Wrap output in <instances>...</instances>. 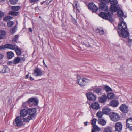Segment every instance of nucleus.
<instances>
[{"instance_id":"obj_1","label":"nucleus","mask_w":132,"mask_h":132,"mask_svg":"<svg viewBox=\"0 0 132 132\" xmlns=\"http://www.w3.org/2000/svg\"><path fill=\"white\" fill-rule=\"evenodd\" d=\"M111 5L110 9V11L107 13L105 12H101L100 13L99 15L104 19H107L109 21L112 22L113 21V19L112 16L113 14L112 11L116 12L118 8L116 6L118 4V2L117 0H109Z\"/></svg>"},{"instance_id":"obj_2","label":"nucleus","mask_w":132,"mask_h":132,"mask_svg":"<svg viewBox=\"0 0 132 132\" xmlns=\"http://www.w3.org/2000/svg\"><path fill=\"white\" fill-rule=\"evenodd\" d=\"M28 115L27 117L23 118V120L25 122H28L35 116V114L36 112V109L35 108L29 109L27 110Z\"/></svg>"},{"instance_id":"obj_3","label":"nucleus","mask_w":132,"mask_h":132,"mask_svg":"<svg viewBox=\"0 0 132 132\" xmlns=\"http://www.w3.org/2000/svg\"><path fill=\"white\" fill-rule=\"evenodd\" d=\"M100 3L99 4V9L102 11H106L108 9V7L106 3L109 2V0H99Z\"/></svg>"},{"instance_id":"obj_4","label":"nucleus","mask_w":132,"mask_h":132,"mask_svg":"<svg viewBox=\"0 0 132 132\" xmlns=\"http://www.w3.org/2000/svg\"><path fill=\"white\" fill-rule=\"evenodd\" d=\"M77 79V82L81 87L85 86L87 83L90 81L89 79L86 78H82L80 77H78Z\"/></svg>"},{"instance_id":"obj_5","label":"nucleus","mask_w":132,"mask_h":132,"mask_svg":"<svg viewBox=\"0 0 132 132\" xmlns=\"http://www.w3.org/2000/svg\"><path fill=\"white\" fill-rule=\"evenodd\" d=\"M77 79V82L81 87L85 86L87 83L90 81L89 79L86 78H82L80 77H78Z\"/></svg>"},{"instance_id":"obj_6","label":"nucleus","mask_w":132,"mask_h":132,"mask_svg":"<svg viewBox=\"0 0 132 132\" xmlns=\"http://www.w3.org/2000/svg\"><path fill=\"white\" fill-rule=\"evenodd\" d=\"M13 123L16 126H20L23 125V121L21 117L19 116L16 118Z\"/></svg>"},{"instance_id":"obj_7","label":"nucleus","mask_w":132,"mask_h":132,"mask_svg":"<svg viewBox=\"0 0 132 132\" xmlns=\"http://www.w3.org/2000/svg\"><path fill=\"white\" fill-rule=\"evenodd\" d=\"M110 117L111 120L114 121L118 120L120 119L119 115L117 113L114 112L111 113Z\"/></svg>"},{"instance_id":"obj_8","label":"nucleus","mask_w":132,"mask_h":132,"mask_svg":"<svg viewBox=\"0 0 132 132\" xmlns=\"http://www.w3.org/2000/svg\"><path fill=\"white\" fill-rule=\"evenodd\" d=\"M118 28L121 31L127 30V26L126 23L123 21L120 22L118 26Z\"/></svg>"},{"instance_id":"obj_9","label":"nucleus","mask_w":132,"mask_h":132,"mask_svg":"<svg viewBox=\"0 0 132 132\" xmlns=\"http://www.w3.org/2000/svg\"><path fill=\"white\" fill-rule=\"evenodd\" d=\"M86 95L88 99L90 101H94L96 98V96L92 93H86Z\"/></svg>"},{"instance_id":"obj_10","label":"nucleus","mask_w":132,"mask_h":132,"mask_svg":"<svg viewBox=\"0 0 132 132\" xmlns=\"http://www.w3.org/2000/svg\"><path fill=\"white\" fill-rule=\"evenodd\" d=\"M119 109L120 111L123 113H127L128 111V107L125 104H122L120 107Z\"/></svg>"},{"instance_id":"obj_11","label":"nucleus","mask_w":132,"mask_h":132,"mask_svg":"<svg viewBox=\"0 0 132 132\" xmlns=\"http://www.w3.org/2000/svg\"><path fill=\"white\" fill-rule=\"evenodd\" d=\"M116 130L119 132H120L122 129V125L120 122H117L115 126Z\"/></svg>"},{"instance_id":"obj_12","label":"nucleus","mask_w":132,"mask_h":132,"mask_svg":"<svg viewBox=\"0 0 132 132\" xmlns=\"http://www.w3.org/2000/svg\"><path fill=\"white\" fill-rule=\"evenodd\" d=\"M126 126L130 130H132V118H129L127 120Z\"/></svg>"},{"instance_id":"obj_13","label":"nucleus","mask_w":132,"mask_h":132,"mask_svg":"<svg viewBox=\"0 0 132 132\" xmlns=\"http://www.w3.org/2000/svg\"><path fill=\"white\" fill-rule=\"evenodd\" d=\"M88 7L89 9L94 12L97 11L98 10V8L93 3H90L89 4Z\"/></svg>"},{"instance_id":"obj_14","label":"nucleus","mask_w":132,"mask_h":132,"mask_svg":"<svg viewBox=\"0 0 132 132\" xmlns=\"http://www.w3.org/2000/svg\"><path fill=\"white\" fill-rule=\"evenodd\" d=\"M26 103L33 104L35 105H36L38 103V100L36 98H31L29 99L28 102Z\"/></svg>"},{"instance_id":"obj_15","label":"nucleus","mask_w":132,"mask_h":132,"mask_svg":"<svg viewBox=\"0 0 132 132\" xmlns=\"http://www.w3.org/2000/svg\"><path fill=\"white\" fill-rule=\"evenodd\" d=\"M120 36H121L124 38H126L129 35V33L127 30L121 31L120 34H119Z\"/></svg>"},{"instance_id":"obj_16","label":"nucleus","mask_w":132,"mask_h":132,"mask_svg":"<svg viewBox=\"0 0 132 132\" xmlns=\"http://www.w3.org/2000/svg\"><path fill=\"white\" fill-rule=\"evenodd\" d=\"M28 114V111L27 110L23 109L22 110L20 111V116L21 118L24 117L26 116Z\"/></svg>"},{"instance_id":"obj_17","label":"nucleus","mask_w":132,"mask_h":132,"mask_svg":"<svg viewBox=\"0 0 132 132\" xmlns=\"http://www.w3.org/2000/svg\"><path fill=\"white\" fill-rule=\"evenodd\" d=\"M91 106L93 109L95 110H97L100 108L99 104L97 102H93L92 103Z\"/></svg>"},{"instance_id":"obj_18","label":"nucleus","mask_w":132,"mask_h":132,"mask_svg":"<svg viewBox=\"0 0 132 132\" xmlns=\"http://www.w3.org/2000/svg\"><path fill=\"white\" fill-rule=\"evenodd\" d=\"M42 72L39 69L36 68L34 70V72L33 74L36 76H41Z\"/></svg>"},{"instance_id":"obj_19","label":"nucleus","mask_w":132,"mask_h":132,"mask_svg":"<svg viewBox=\"0 0 132 132\" xmlns=\"http://www.w3.org/2000/svg\"><path fill=\"white\" fill-rule=\"evenodd\" d=\"M107 97L105 94H104L102 96L100 97L99 99V101L101 103L105 102L106 100Z\"/></svg>"},{"instance_id":"obj_20","label":"nucleus","mask_w":132,"mask_h":132,"mask_svg":"<svg viewBox=\"0 0 132 132\" xmlns=\"http://www.w3.org/2000/svg\"><path fill=\"white\" fill-rule=\"evenodd\" d=\"M119 104L118 102L114 100H112L110 103V106L113 107H117Z\"/></svg>"},{"instance_id":"obj_21","label":"nucleus","mask_w":132,"mask_h":132,"mask_svg":"<svg viewBox=\"0 0 132 132\" xmlns=\"http://www.w3.org/2000/svg\"><path fill=\"white\" fill-rule=\"evenodd\" d=\"M104 114L106 115L109 114L110 112L111 109L107 107L104 108L102 110Z\"/></svg>"},{"instance_id":"obj_22","label":"nucleus","mask_w":132,"mask_h":132,"mask_svg":"<svg viewBox=\"0 0 132 132\" xmlns=\"http://www.w3.org/2000/svg\"><path fill=\"white\" fill-rule=\"evenodd\" d=\"M98 123L102 126H104L106 123V121L103 119H98Z\"/></svg>"},{"instance_id":"obj_23","label":"nucleus","mask_w":132,"mask_h":132,"mask_svg":"<svg viewBox=\"0 0 132 132\" xmlns=\"http://www.w3.org/2000/svg\"><path fill=\"white\" fill-rule=\"evenodd\" d=\"M6 48L10 49L12 50L14 49L15 48V46L11 44H7L5 45Z\"/></svg>"},{"instance_id":"obj_24","label":"nucleus","mask_w":132,"mask_h":132,"mask_svg":"<svg viewBox=\"0 0 132 132\" xmlns=\"http://www.w3.org/2000/svg\"><path fill=\"white\" fill-rule=\"evenodd\" d=\"M104 90L107 92L112 91V89L108 86L105 85L103 88Z\"/></svg>"},{"instance_id":"obj_25","label":"nucleus","mask_w":132,"mask_h":132,"mask_svg":"<svg viewBox=\"0 0 132 132\" xmlns=\"http://www.w3.org/2000/svg\"><path fill=\"white\" fill-rule=\"evenodd\" d=\"M104 113L103 112L98 111L96 113V115L97 117L100 119L102 118L103 114Z\"/></svg>"},{"instance_id":"obj_26","label":"nucleus","mask_w":132,"mask_h":132,"mask_svg":"<svg viewBox=\"0 0 132 132\" xmlns=\"http://www.w3.org/2000/svg\"><path fill=\"white\" fill-rule=\"evenodd\" d=\"M7 56L8 58L11 59L14 55V53L12 52H7Z\"/></svg>"},{"instance_id":"obj_27","label":"nucleus","mask_w":132,"mask_h":132,"mask_svg":"<svg viewBox=\"0 0 132 132\" xmlns=\"http://www.w3.org/2000/svg\"><path fill=\"white\" fill-rule=\"evenodd\" d=\"M9 71V69L6 66L4 67L2 71V73H8Z\"/></svg>"},{"instance_id":"obj_28","label":"nucleus","mask_w":132,"mask_h":132,"mask_svg":"<svg viewBox=\"0 0 132 132\" xmlns=\"http://www.w3.org/2000/svg\"><path fill=\"white\" fill-rule=\"evenodd\" d=\"M93 127L94 129L93 130H94L95 132V131L99 132L101 130L100 128L96 125H94Z\"/></svg>"},{"instance_id":"obj_29","label":"nucleus","mask_w":132,"mask_h":132,"mask_svg":"<svg viewBox=\"0 0 132 132\" xmlns=\"http://www.w3.org/2000/svg\"><path fill=\"white\" fill-rule=\"evenodd\" d=\"M21 61V58L19 57H17L14 59L13 62L14 64H17L18 63Z\"/></svg>"},{"instance_id":"obj_30","label":"nucleus","mask_w":132,"mask_h":132,"mask_svg":"<svg viewBox=\"0 0 132 132\" xmlns=\"http://www.w3.org/2000/svg\"><path fill=\"white\" fill-rule=\"evenodd\" d=\"M114 97V95L113 93H110L108 94L107 97L109 99H112Z\"/></svg>"},{"instance_id":"obj_31","label":"nucleus","mask_w":132,"mask_h":132,"mask_svg":"<svg viewBox=\"0 0 132 132\" xmlns=\"http://www.w3.org/2000/svg\"><path fill=\"white\" fill-rule=\"evenodd\" d=\"M103 132H112L111 128L109 127L105 128Z\"/></svg>"},{"instance_id":"obj_32","label":"nucleus","mask_w":132,"mask_h":132,"mask_svg":"<svg viewBox=\"0 0 132 132\" xmlns=\"http://www.w3.org/2000/svg\"><path fill=\"white\" fill-rule=\"evenodd\" d=\"M17 29V27L16 25L13 27L12 29L10 30V32L11 34H13L16 31Z\"/></svg>"},{"instance_id":"obj_33","label":"nucleus","mask_w":132,"mask_h":132,"mask_svg":"<svg viewBox=\"0 0 132 132\" xmlns=\"http://www.w3.org/2000/svg\"><path fill=\"white\" fill-rule=\"evenodd\" d=\"M20 6H13L11 7L12 9L14 11H17L20 9Z\"/></svg>"},{"instance_id":"obj_34","label":"nucleus","mask_w":132,"mask_h":132,"mask_svg":"<svg viewBox=\"0 0 132 132\" xmlns=\"http://www.w3.org/2000/svg\"><path fill=\"white\" fill-rule=\"evenodd\" d=\"M117 14L119 16L123 17L124 15V13L121 10L118 11Z\"/></svg>"},{"instance_id":"obj_35","label":"nucleus","mask_w":132,"mask_h":132,"mask_svg":"<svg viewBox=\"0 0 132 132\" xmlns=\"http://www.w3.org/2000/svg\"><path fill=\"white\" fill-rule=\"evenodd\" d=\"M14 49L17 55L18 56L20 55L21 53V50L19 49L18 48H15Z\"/></svg>"},{"instance_id":"obj_36","label":"nucleus","mask_w":132,"mask_h":132,"mask_svg":"<svg viewBox=\"0 0 132 132\" xmlns=\"http://www.w3.org/2000/svg\"><path fill=\"white\" fill-rule=\"evenodd\" d=\"M18 13L17 12L14 11H11L9 12V14L12 15L16 16L17 15Z\"/></svg>"},{"instance_id":"obj_37","label":"nucleus","mask_w":132,"mask_h":132,"mask_svg":"<svg viewBox=\"0 0 132 132\" xmlns=\"http://www.w3.org/2000/svg\"><path fill=\"white\" fill-rule=\"evenodd\" d=\"M14 22L13 21H9L7 23V25L9 27H11L13 25Z\"/></svg>"},{"instance_id":"obj_38","label":"nucleus","mask_w":132,"mask_h":132,"mask_svg":"<svg viewBox=\"0 0 132 132\" xmlns=\"http://www.w3.org/2000/svg\"><path fill=\"white\" fill-rule=\"evenodd\" d=\"M97 121V119L95 118H94L92 120L91 123V124L92 126H93L94 125H95L96 122Z\"/></svg>"},{"instance_id":"obj_39","label":"nucleus","mask_w":132,"mask_h":132,"mask_svg":"<svg viewBox=\"0 0 132 132\" xmlns=\"http://www.w3.org/2000/svg\"><path fill=\"white\" fill-rule=\"evenodd\" d=\"M101 91V88H97L95 89L94 90V91L97 94H99L100 93Z\"/></svg>"},{"instance_id":"obj_40","label":"nucleus","mask_w":132,"mask_h":132,"mask_svg":"<svg viewBox=\"0 0 132 132\" xmlns=\"http://www.w3.org/2000/svg\"><path fill=\"white\" fill-rule=\"evenodd\" d=\"M18 0H10V3L12 4H15L18 2Z\"/></svg>"},{"instance_id":"obj_41","label":"nucleus","mask_w":132,"mask_h":132,"mask_svg":"<svg viewBox=\"0 0 132 132\" xmlns=\"http://www.w3.org/2000/svg\"><path fill=\"white\" fill-rule=\"evenodd\" d=\"M12 18H13L12 17L10 16H7L4 17V18L3 19L4 21H7L9 20L10 19H12Z\"/></svg>"},{"instance_id":"obj_42","label":"nucleus","mask_w":132,"mask_h":132,"mask_svg":"<svg viewBox=\"0 0 132 132\" xmlns=\"http://www.w3.org/2000/svg\"><path fill=\"white\" fill-rule=\"evenodd\" d=\"M18 38V35H16L14 38L13 39V42H15L17 40V39Z\"/></svg>"},{"instance_id":"obj_43","label":"nucleus","mask_w":132,"mask_h":132,"mask_svg":"<svg viewBox=\"0 0 132 132\" xmlns=\"http://www.w3.org/2000/svg\"><path fill=\"white\" fill-rule=\"evenodd\" d=\"M1 36H3L5 35L6 34V32L4 30H1Z\"/></svg>"},{"instance_id":"obj_44","label":"nucleus","mask_w":132,"mask_h":132,"mask_svg":"<svg viewBox=\"0 0 132 132\" xmlns=\"http://www.w3.org/2000/svg\"><path fill=\"white\" fill-rule=\"evenodd\" d=\"M5 48H6L5 47V45H2L0 47V51H1L3 49H4Z\"/></svg>"},{"instance_id":"obj_45","label":"nucleus","mask_w":132,"mask_h":132,"mask_svg":"<svg viewBox=\"0 0 132 132\" xmlns=\"http://www.w3.org/2000/svg\"><path fill=\"white\" fill-rule=\"evenodd\" d=\"M38 0H30V2L31 3L35 2H37Z\"/></svg>"},{"instance_id":"obj_46","label":"nucleus","mask_w":132,"mask_h":132,"mask_svg":"<svg viewBox=\"0 0 132 132\" xmlns=\"http://www.w3.org/2000/svg\"><path fill=\"white\" fill-rule=\"evenodd\" d=\"M99 32L101 34H103L104 33V31L103 30H101L99 31Z\"/></svg>"},{"instance_id":"obj_47","label":"nucleus","mask_w":132,"mask_h":132,"mask_svg":"<svg viewBox=\"0 0 132 132\" xmlns=\"http://www.w3.org/2000/svg\"><path fill=\"white\" fill-rule=\"evenodd\" d=\"M3 15V13L0 11V17H2Z\"/></svg>"},{"instance_id":"obj_48","label":"nucleus","mask_w":132,"mask_h":132,"mask_svg":"<svg viewBox=\"0 0 132 132\" xmlns=\"http://www.w3.org/2000/svg\"><path fill=\"white\" fill-rule=\"evenodd\" d=\"M120 17V18L119 19L120 22L123 21V19L122 18V17Z\"/></svg>"},{"instance_id":"obj_49","label":"nucleus","mask_w":132,"mask_h":132,"mask_svg":"<svg viewBox=\"0 0 132 132\" xmlns=\"http://www.w3.org/2000/svg\"><path fill=\"white\" fill-rule=\"evenodd\" d=\"M4 56L3 54H0V60L2 59L4 57Z\"/></svg>"},{"instance_id":"obj_50","label":"nucleus","mask_w":132,"mask_h":132,"mask_svg":"<svg viewBox=\"0 0 132 132\" xmlns=\"http://www.w3.org/2000/svg\"><path fill=\"white\" fill-rule=\"evenodd\" d=\"M129 40L130 41H132V36H130L129 37Z\"/></svg>"},{"instance_id":"obj_51","label":"nucleus","mask_w":132,"mask_h":132,"mask_svg":"<svg viewBox=\"0 0 132 132\" xmlns=\"http://www.w3.org/2000/svg\"><path fill=\"white\" fill-rule=\"evenodd\" d=\"M22 106L23 107V108H26V103H23L22 105Z\"/></svg>"},{"instance_id":"obj_52","label":"nucleus","mask_w":132,"mask_h":132,"mask_svg":"<svg viewBox=\"0 0 132 132\" xmlns=\"http://www.w3.org/2000/svg\"><path fill=\"white\" fill-rule=\"evenodd\" d=\"M72 21L73 22V23L75 24H77V22L74 19L73 20H72Z\"/></svg>"},{"instance_id":"obj_53","label":"nucleus","mask_w":132,"mask_h":132,"mask_svg":"<svg viewBox=\"0 0 132 132\" xmlns=\"http://www.w3.org/2000/svg\"><path fill=\"white\" fill-rule=\"evenodd\" d=\"M21 60L23 61H24L25 60V58L24 57H22L21 58Z\"/></svg>"},{"instance_id":"obj_54","label":"nucleus","mask_w":132,"mask_h":132,"mask_svg":"<svg viewBox=\"0 0 132 132\" xmlns=\"http://www.w3.org/2000/svg\"><path fill=\"white\" fill-rule=\"evenodd\" d=\"M29 31L30 32H32V30L31 28H29Z\"/></svg>"},{"instance_id":"obj_55","label":"nucleus","mask_w":132,"mask_h":132,"mask_svg":"<svg viewBox=\"0 0 132 132\" xmlns=\"http://www.w3.org/2000/svg\"><path fill=\"white\" fill-rule=\"evenodd\" d=\"M30 79L31 80H33V79L31 76H30Z\"/></svg>"},{"instance_id":"obj_56","label":"nucleus","mask_w":132,"mask_h":132,"mask_svg":"<svg viewBox=\"0 0 132 132\" xmlns=\"http://www.w3.org/2000/svg\"><path fill=\"white\" fill-rule=\"evenodd\" d=\"M3 38V37L0 34V39H2Z\"/></svg>"},{"instance_id":"obj_57","label":"nucleus","mask_w":132,"mask_h":132,"mask_svg":"<svg viewBox=\"0 0 132 132\" xmlns=\"http://www.w3.org/2000/svg\"><path fill=\"white\" fill-rule=\"evenodd\" d=\"M28 77H29V75L28 74L25 77V78H28Z\"/></svg>"},{"instance_id":"obj_58","label":"nucleus","mask_w":132,"mask_h":132,"mask_svg":"<svg viewBox=\"0 0 132 132\" xmlns=\"http://www.w3.org/2000/svg\"><path fill=\"white\" fill-rule=\"evenodd\" d=\"M84 124L85 126H87V122H84Z\"/></svg>"},{"instance_id":"obj_59","label":"nucleus","mask_w":132,"mask_h":132,"mask_svg":"<svg viewBox=\"0 0 132 132\" xmlns=\"http://www.w3.org/2000/svg\"><path fill=\"white\" fill-rule=\"evenodd\" d=\"M46 1L47 2V3L48 4H49L50 3V1H49L48 0H46Z\"/></svg>"},{"instance_id":"obj_60","label":"nucleus","mask_w":132,"mask_h":132,"mask_svg":"<svg viewBox=\"0 0 132 132\" xmlns=\"http://www.w3.org/2000/svg\"><path fill=\"white\" fill-rule=\"evenodd\" d=\"M43 63H44V65H45L46 66V67H47V66L45 64V63L44 62V60L43 61Z\"/></svg>"},{"instance_id":"obj_61","label":"nucleus","mask_w":132,"mask_h":132,"mask_svg":"<svg viewBox=\"0 0 132 132\" xmlns=\"http://www.w3.org/2000/svg\"><path fill=\"white\" fill-rule=\"evenodd\" d=\"M91 132H95L94 130H93V129L92 130V131Z\"/></svg>"},{"instance_id":"obj_62","label":"nucleus","mask_w":132,"mask_h":132,"mask_svg":"<svg viewBox=\"0 0 132 132\" xmlns=\"http://www.w3.org/2000/svg\"><path fill=\"white\" fill-rule=\"evenodd\" d=\"M3 0H0V1H3Z\"/></svg>"},{"instance_id":"obj_63","label":"nucleus","mask_w":132,"mask_h":132,"mask_svg":"<svg viewBox=\"0 0 132 132\" xmlns=\"http://www.w3.org/2000/svg\"><path fill=\"white\" fill-rule=\"evenodd\" d=\"M41 18V16H39V18Z\"/></svg>"},{"instance_id":"obj_64","label":"nucleus","mask_w":132,"mask_h":132,"mask_svg":"<svg viewBox=\"0 0 132 132\" xmlns=\"http://www.w3.org/2000/svg\"><path fill=\"white\" fill-rule=\"evenodd\" d=\"M0 132H4V131H2V132H1V131H0Z\"/></svg>"}]
</instances>
